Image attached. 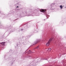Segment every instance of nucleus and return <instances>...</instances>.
Returning <instances> with one entry per match:
<instances>
[{
    "label": "nucleus",
    "instance_id": "nucleus-1",
    "mask_svg": "<svg viewBox=\"0 0 66 66\" xmlns=\"http://www.w3.org/2000/svg\"><path fill=\"white\" fill-rule=\"evenodd\" d=\"M52 38H51L47 42V43H46V45L47 46H48L50 45V42L51 41H52Z\"/></svg>",
    "mask_w": 66,
    "mask_h": 66
},
{
    "label": "nucleus",
    "instance_id": "nucleus-2",
    "mask_svg": "<svg viewBox=\"0 0 66 66\" xmlns=\"http://www.w3.org/2000/svg\"><path fill=\"white\" fill-rule=\"evenodd\" d=\"M40 11L41 12H46V10L42 9L40 10Z\"/></svg>",
    "mask_w": 66,
    "mask_h": 66
},
{
    "label": "nucleus",
    "instance_id": "nucleus-3",
    "mask_svg": "<svg viewBox=\"0 0 66 66\" xmlns=\"http://www.w3.org/2000/svg\"><path fill=\"white\" fill-rule=\"evenodd\" d=\"M48 51H50L51 50V48H49L48 49Z\"/></svg>",
    "mask_w": 66,
    "mask_h": 66
},
{
    "label": "nucleus",
    "instance_id": "nucleus-4",
    "mask_svg": "<svg viewBox=\"0 0 66 66\" xmlns=\"http://www.w3.org/2000/svg\"><path fill=\"white\" fill-rule=\"evenodd\" d=\"M60 7H61V9H62V8L63 7L62 5H60Z\"/></svg>",
    "mask_w": 66,
    "mask_h": 66
},
{
    "label": "nucleus",
    "instance_id": "nucleus-5",
    "mask_svg": "<svg viewBox=\"0 0 66 66\" xmlns=\"http://www.w3.org/2000/svg\"><path fill=\"white\" fill-rule=\"evenodd\" d=\"M2 45H4V42H3L2 43Z\"/></svg>",
    "mask_w": 66,
    "mask_h": 66
},
{
    "label": "nucleus",
    "instance_id": "nucleus-6",
    "mask_svg": "<svg viewBox=\"0 0 66 66\" xmlns=\"http://www.w3.org/2000/svg\"><path fill=\"white\" fill-rule=\"evenodd\" d=\"M38 47H39V46H37V47L36 48H37V49H38Z\"/></svg>",
    "mask_w": 66,
    "mask_h": 66
},
{
    "label": "nucleus",
    "instance_id": "nucleus-7",
    "mask_svg": "<svg viewBox=\"0 0 66 66\" xmlns=\"http://www.w3.org/2000/svg\"><path fill=\"white\" fill-rule=\"evenodd\" d=\"M31 53H33V52H31Z\"/></svg>",
    "mask_w": 66,
    "mask_h": 66
},
{
    "label": "nucleus",
    "instance_id": "nucleus-8",
    "mask_svg": "<svg viewBox=\"0 0 66 66\" xmlns=\"http://www.w3.org/2000/svg\"><path fill=\"white\" fill-rule=\"evenodd\" d=\"M17 7H18V6H17Z\"/></svg>",
    "mask_w": 66,
    "mask_h": 66
},
{
    "label": "nucleus",
    "instance_id": "nucleus-9",
    "mask_svg": "<svg viewBox=\"0 0 66 66\" xmlns=\"http://www.w3.org/2000/svg\"><path fill=\"white\" fill-rule=\"evenodd\" d=\"M0 44H1V43H0Z\"/></svg>",
    "mask_w": 66,
    "mask_h": 66
}]
</instances>
